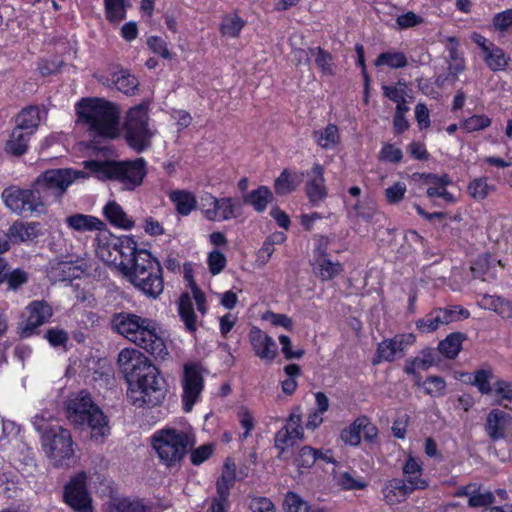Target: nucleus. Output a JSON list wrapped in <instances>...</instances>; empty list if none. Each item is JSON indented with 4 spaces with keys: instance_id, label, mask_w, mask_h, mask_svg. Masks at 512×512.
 Segmentation results:
<instances>
[{
    "instance_id": "obj_33",
    "label": "nucleus",
    "mask_w": 512,
    "mask_h": 512,
    "mask_svg": "<svg viewBox=\"0 0 512 512\" xmlns=\"http://www.w3.org/2000/svg\"><path fill=\"white\" fill-rule=\"evenodd\" d=\"M85 423L91 429V438L95 441L102 440L109 433L108 419L98 406L84 419Z\"/></svg>"
},
{
    "instance_id": "obj_51",
    "label": "nucleus",
    "mask_w": 512,
    "mask_h": 512,
    "mask_svg": "<svg viewBox=\"0 0 512 512\" xmlns=\"http://www.w3.org/2000/svg\"><path fill=\"white\" fill-rule=\"evenodd\" d=\"M446 50L448 52L449 59L453 62L452 67L455 70V73L462 72L465 67V60L459 49V40L455 36L447 38Z\"/></svg>"
},
{
    "instance_id": "obj_63",
    "label": "nucleus",
    "mask_w": 512,
    "mask_h": 512,
    "mask_svg": "<svg viewBox=\"0 0 512 512\" xmlns=\"http://www.w3.org/2000/svg\"><path fill=\"white\" fill-rule=\"evenodd\" d=\"M147 46L154 54L164 59H171L172 57L167 42L160 36H150L147 39Z\"/></svg>"
},
{
    "instance_id": "obj_1",
    "label": "nucleus",
    "mask_w": 512,
    "mask_h": 512,
    "mask_svg": "<svg viewBox=\"0 0 512 512\" xmlns=\"http://www.w3.org/2000/svg\"><path fill=\"white\" fill-rule=\"evenodd\" d=\"M96 254L106 264L114 265L144 295L157 298L164 289L163 269L159 260L139 248L133 236H116L109 231L96 237Z\"/></svg>"
},
{
    "instance_id": "obj_12",
    "label": "nucleus",
    "mask_w": 512,
    "mask_h": 512,
    "mask_svg": "<svg viewBox=\"0 0 512 512\" xmlns=\"http://www.w3.org/2000/svg\"><path fill=\"white\" fill-rule=\"evenodd\" d=\"M202 206L204 218L212 222L229 221L242 214V203L234 197L217 198L208 193L202 198Z\"/></svg>"
},
{
    "instance_id": "obj_30",
    "label": "nucleus",
    "mask_w": 512,
    "mask_h": 512,
    "mask_svg": "<svg viewBox=\"0 0 512 512\" xmlns=\"http://www.w3.org/2000/svg\"><path fill=\"white\" fill-rule=\"evenodd\" d=\"M303 176V172L283 169L280 175L274 181L275 193L279 196L292 193L301 183Z\"/></svg>"
},
{
    "instance_id": "obj_61",
    "label": "nucleus",
    "mask_w": 512,
    "mask_h": 512,
    "mask_svg": "<svg viewBox=\"0 0 512 512\" xmlns=\"http://www.w3.org/2000/svg\"><path fill=\"white\" fill-rule=\"evenodd\" d=\"M44 338L52 347H66L69 335L64 329L52 327L46 331Z\"/></svg>"
},
{
    "instance_id": "obj_4",
    "label": "nucleus",
    "mask_w": 512,
    "mask_h": 512,
    "mask_svg": "<svg viewBox=\"0 0 512 512\" xmlns=\"http://www.w3.org/2000/svg\"><path fill=\"white\" fill-rule=\"evenodd\" d=\"M78 121L99 137L114 138L119 123L117 105L104 98L85 97L75 105Z\"/></svg>"
},
{
    "instance_id": "obj_14",
    "label": "nucleus",
    "mask_w": 512,
    "mask_h": 512,
    "mask_svg": "<svg viewBox=\"0 0 512 512\" xmlns=\"http://www.w3.org/2000/svg\"><path fill=\"white\" fill-rule=\"evenodd\" d=\"M63 498L65 503L76 512H93L85 472H79L64 486Z\"/></svg>"
},
{
    "instance_id": "obj_23",
    "label": "nucleus",
    "mask_w": 512,
    "mask_h": 512,
    "mask_svg": "<svg viewBox=\"0 0 512 512\" xmlns=\"http://www.w3.org/2000/svg\"><path fill=\"white\" fill-rule=\"evenodd\" d=\"M413 492L406 486L402 478H392L385 482L382 488L383 499L388 505L404 502Z\"/></svg>"
},
{
    "instance_id": "obj_10",
    "label": "nucleus",
    "mask_w": 512,
    "mask_h": 512,
    "mask_svg": "<svg viewBox=\"0 0 512 512\" xmlns=\"http://www.w3.org/2000/svg\"><path fill=\"white\" fill-rule=\"evenodd\" d=\"M42 449L55 467H69L74 458L71 432L58 425L47 426L41 434Z\"/></svg>"
},
{
    "instance_id": "obj_47",
    "label": "nucleus",
    "mask_w": 512,
    "mask_h": 512,
    "mask_svg": "<svg viewBox=\"0 0 512 512\" xmlns=\"http://www.w3.org/2000/svg\"><path fill=\"white\" fill-rule=\"evenodd\" d=\"M447 383L438 375H429L423 381V390L426 395L432 398H439L446 394Z\"/></svg>"
},
{
    "instance_id": "obj_31",
    "label": "nucleus",
    "mask_w": 512,
    "mask_h": 512,
    "mask_svg": "<svg viewBox=\"0 0 512 512\" xmlns=\"http://www.w3.org/2000/svg\"><path fill=\"white\" fill-rule=\"evenodd\" d=\"M467 335L462 332H452L438 343L437 350L446 359H455L462 350Z\"/></svg>"
},
{
    "instance_id": "obj_27",
    "label": "nucleus",
    "mask_w": 512,
    "mask_h": 512,
    "mask_svg": "<svg viewBox=\"0 0 512 512\" xmlns=\"http://www.w3.org/2000/svg\"><path fill=\"white\" fill-rule=\"evenodd\" d=\"M65 222L68 228L78 232L101 231L105 226L99 218L81 213L68 216Z\"/></svg>"
},
{
    "instance_id": "obj_56",
    "label": "nucleus",
    "mask_w": 512,
    "mask_h": 512,
    "mask_svg": "<svg viewBox=\"0 0 512 512\" xmlns=\"http://www.w3.org/2000/svg\"><path fill=\"white\" fill-rule=\"evenodd\" d=\"M237 418L240 426L244 429V431L239 434V440L244 441L250 436L251 432L255 428V418L252 413L245 407H241L237 411Z\"/></svg>"
},
{
    "instance_id": "obj_24",
    "label": "nucleus",
    "mask_w": 512,
    "mask_h": 512,
    "mask_svg": "<svg viewBox=\"0 0 512 512\" xmlns=\"http://www.w3.org/2000/svg\"><path fill=\"white\" fill-rule=\"evenodd\" d=\"M27 281L26 271L21 268L12 269L8 261L0 256V285L6 284L7 290L16 291Z\"/></svg>"
},
{
    "instance_id": "obj_28",
    "label": "nucleus",
    "mask_w": 512,
    "mask_h": 512,
    "mask_svg": "<svg viewBox=\"0 0 512 512\" xmlns=\"http://www.w3.org/2000/svg\"><path fill=\"white\" fill-rule=\"evenodd\" d=\"M274 200L272 191L268 186L260 185L256 189L243 195V202L253 207L257 213H263Z\"/></svg>"
},
{
    "instance_id": "obj_39",
    "label": "nucleus",
    "mask_w": 512,
    "mask_h": 512,
    "mask_svg": "<svg viewBox=\"0 0 512 512\" xmlns=\"http://www.w3.org/2000/svg\"><path fill=\"white\" fill-rule=\"evenodd\" d=\"M178 312L181 320L185 325L186 331L191 334H195L197 331V315L194 311L193 303L188 294L181 296Z\"/></svg>"
},
{
    "instance_id": "obj_22",
    "label": "nucleus",
    "mask_w": 512,
    "mask_h": 512,
    "mask_svg": "<svg viewBox=\"0 0 512 512\" xmlns=\"http://www.w3.org/2000/svg\"><path fill=\"white\" fill-rule=\"evenodd\" d=\"M510 421L511 416L508 413L498 408L492 409L486 417V433L493 441L503 439Z\"/></svg>"
},
{
    "instance_id": "obj_38",
    "label": "nucleus",
    "mask_w": 512,
    "mask_h": 512,
    "mask_svg": "<svg viewBox=\"0 0 512 512\" xmlns=\"http://www.w3.org/2000/svg\"><path fill=\"white\" fill-rule=\"evenodd\" d=\"M481 307L494 311L504 319L512 318V303L503 297L484 295L481 300Z\"/></svg>"
},
{
    "instance_id": "obj_46",
    "label": "nucleus",
    "mask_w": 512,
    "mask_h": 512,
    "mask_svg": "<svg viewBox=\"0 0 512 512\" xmlns=\"http://www.w3.org/2000/svg\"><path fill=\"white\" fill-rule=\"evenodd\" d=\"M105 16L111 22H120L126 18L127 0H104Z\"/></svg>"
},
{
    "instance_id": "obj_16",
    "label": "nucleus",
    "mask_w": 512,
    "mask_h": 512,
    "mask_svg": "<svg viewBox=\"0 0 512 512\" xmlns=\"http://www.w3.org/2000/svg\"><path fill=\"white\" fill-rule=\"evenodd\" d=\"M471 39L480 48L483 61L491 71H504L507 68L510 57L501 47L479 33H473Z\"/></svg>"
},
{
    "instance_id": "obj_19",
    "label": "nucleus",
    "mask_w": 512,
    "mask_h": 512,
    "mask_svg": "<svg viewBox=\"0 0 512 512\" xmlns=\"http://www.w3.org/2000/svg\"><path fill=\"white\" fill-rule=\"evenodd\" d=\"M99 81L109 88H115L127 96L135 95L139 88V80L130 70L120 68L106 76H101Z\"/></svg>"
},
{
    "instance_id": "obj_54",
    "label": "nucleus",
    "mask_w": 512,
    "mask_h": 512,
    "mask_svg": "<svg viewBox=\"0 0 512 512\" xmlns=\"http://www.w3.org/2000/svg\"><path fill=\"white\" fill-rule=\"evenodd\" d=\"M438 313L441 314L444 324L465 320L470 317L469 310L461 305H452L445 308H438Z\"/></svg>"
},
{
    "instance_id": "obj_37",
    "label": "nucleus",
    "mask_w": 512,
    "mask_h": 512,
    "mask_svg": "<svg viewBox=\"0 0 512 512\" xmlns=\"http://www.w3.org/2000/svg\"><path fill=\"white\" fill-rule=\"evenodd\" d=\"M496 191V186L489 184L488 177L480 176L472 179L467 185L468 195L476 202H481Z\"/></svg>"
},
{
    "instance_id": "obj_58",
    "label": "nucleus",
    "mask_w": 512,
    "mask_h": 512,
    "mask_svg": "<svg viewBox=\"0 0 512 512\" xmlns=\"http://www.w3.org/2000/svg\"><path fill=\"white\" fill-rule=\"evenodd\" d=\"M390 339L399 358L403 357L408 348L416 342V336L413 333H399Z\"/></svg>"
},
{
    "instance_id": "obj_15",
    "label": "nucleus",
    "mask_w": 512,
    "mask_h": 512,
    "mask_svg": "<svg viewBox=\"0 0 512 512\" xmlns=\"http://www.w3.org/2000/svg\"><path fill=\"white\" fill-rule=\"evenodd\" d=\"M52 308L44 300H34L25 309V320L19 324L21 338H30L37 333L38 327L48 322L52 317Z\"/></svg>"
},
{
    "instance_id": "obj_53",
    "label": "nucleus",
    "mask_w": 512,
    "mask_h": 512,
    "mask_svg": "<svg viewBox=\"0 0 512 512\" xmlns=\"http://www.w3.org/2000/svg\"><path fill=\"white\" fill-rule=\"evenodd\" d=\"M150 507L141 499L122 497L115 501L114 512H149Z\"/></svg>"
},
{
    "instance_id": "obj_64",
    "label": "nucleus",
    "mask_w": 512,
    "mask_h": 512,
    "mask_svg": "<svg viewBox=\"0 0 512 512\" xmlns=\"http://www.w3.org/2000/svg\"><path fill=\"white\" fill-rule=\"evenodd\" d=\"M492 24L497 31H507L512 26V8L496 13L492 18Z\"/></svg>"
},
{
    "instance_id": "obj_26",
    "label": "nucleus",
    "mask_w": 512,
    "mask_h": 512,
    "mask_svg": "<svg viewBox=\"0 0 512 512\" xmlns=\"http://www.w3.org/2000/svg\"><path fill=\"white\" fill-rule=\"evenodd\" d=\"M32 136L30 133L14 127L4 144V151L6 154L14 157L23 156L29 149V142Z\"/></svg>"
},
{
    "instance_id": "obj_41",
    "label": "nucleus",
    "mask_w": 512,
    "mask_h": 512,
    "mask_svg": "<svg viewBox=\"0 0 512 512\" xmlns=\"http://www.w3.org/2000/svg\"><path fill=\"white\" fill-rule=\"evenodd\" d=\"M310 54L314 57L317 68L323 75H335V64L333 55L322 47L309 48Z\"/></svg>"
},
{
    "instance_id": "obj_35",
    "label": "nucleus",
    "mask_w": 512,
    "mask_h": 512,
    "mask_svg": "<svg viewBox=\"0 0 512 512\" xmlns=\"http://www.w3.org/2000/svg\"><path fill=\"white\" fill-rule=\"evenodd\" d=\"M315 275L322 281H330L344 271V265L339 261H332L329 257L314 260Z\"/></svg>"
},
{
    "instance_id": "obj_59",
    "label": "nucleus",
    "mask_w": 512,
    "mask_h": 512,
    "mask_svg": "<svg viewBox=\"0 0 512 512\" xmlns=\"http://www.w3.org/2000/svg\"><path fill=\"white\" fill-rule=\"evenodd\" d=\"M207 265L212 275H218L227 265L226 256L221 251L214 249L208 254Z\"/></svg>"
},
{
    "instance_id": "obj_48",
    "label": "nucleus",
    "mask_w": 512,
    "mask_h": 512,
    "mask_svg": "<svg viewBox=\"0 0 512 512\" xmlns=\"http://www.w3.org/2000/svg\"><path fill=\"white\" fill-rule=\"evenodd\" d=\"M361 421L356 418L348 426L344 427L340 432L341 441L348 446L357 447L361 443Z\"/></svg>"
},
{
    "instance_id": "obj_55",
    "label": "nucleus",
    "mask_w": 512,
    "mask_h": 512,
    "mask_svg": "<svg viewBox=\"0 0 512 512\" xmlns=\"http://www.w3.org/2000/svg\"><path fill=\"white\" fill-rule=\"evenodd\" d=\"M492 376L491 370L478 369L474 372V378L471 384L477 387L481 394L490 395L494 391V385L492 386L490 383Z\"/></svg>"
},
{
    "instance_id": "obj_29",
    "label": "nucleus",
    "mask_w": 512,
    "mask_h": 512,
    "mask_svg": "<svg viewBox=\"0 0 512 512\" xmlns=\"http://www.w3.org/2000/svg\"><path fill=\"white\" fill-rule=\"evenodd\" d=\"M15 128L34 135L40 124V111L36 105L23 108L15 117Z\"/></svg>"
},
{
    "instance_id": "obj_52",
    "label": "nucleus",
    "mask_w": 512,
    "mask_h": 512,
    "mask_svg": "<svg viewBox=\"0 0 512 512\" xmlns=\"http://www.w3.org/2000/svg\"><path fill=\"white\" fill-rule=\"evenodd\" d=\"M317 449L305 445L297 452L294 462L298 469H311L317 462Z\"/></svg>"
},
{
    "instance_id": "obj_9",
    "label": "nucleus",
    "mask_w": 512,
    "mask_h": 512,
    "mask_svg": "<svg viewBox=\"0 0 512 512\" xmlns=\"http://www.w3.org/2000/svg\"><path fill=\"white\" fill-rule=\"evenodd\" d=\"M81 172L72 168L47 169L34 180L35 187L48 207L53 203L61 202L69 186L79 178Z\"/></svg>"
},
{
    "instance_id": "obj_2",
    "label": "nucleus",
    "mask_w": 512,
    "mask_h": 512,
    "mask_svg": "<svg viewBox=\"0 0 512 512\" xmlns=\"http://www.w3.org/2000/svg\"><path fill=\"white\" fill-rule=\"evenodd\" d=\"M117 363L127 384V398L137 408H155L166 398L167 381L158 367L135 348L120 351Z\"/></svg>"
},
{
    "instance_id": "obj_40",
    "label": "nucleus",
    "mask_w": 512,
    "mask_h": 512,
    "mask_svg": "<svg viewBox=\"0 0 512 512\" xmlns=\"http://www.w3.org/2000/svg\"><path fill=\"white\" fill-rule=\"evenodd\" d=\"M376 67H388L390 69H401L408 65V59L404 52L388 50L381 52L374 61Z\"/></svg>"
},
{
    "instance_id": "obj_44",
    "label": "nucleus",
    "mask_w": 512,
    "mask_h": 512,
    "mask_svg": "<svg viewBox=\"0 0 512 512\" xmlns=\"http://www.w3.org/2000/svg\"><path fill=\"white\" fill-rule=\"evenodd\" d=\"M283 370L287 378L281 381L282 392L286 396H292L298 387L297 378L302 374L301 367L292 363L284 366Z\"/></svg>"
},
{
    "instance_id": "obj_3",
    "label": "nucleus",
    "mask_w": 512,
    "mask_h": 512,
    "mask_svg": "<svg viewBox=\"0 0 512 512\" xmlns=\"http://www.w3.org/2000/svg\"><path fill=\"white\" fill-rule=\"evenodd\" d=\"M110 324L114 332L154 358L164 360L169 355L161 327L156 320L121 311L111 316Z\"/></svg>"
},
{
    "instance_id": "obj_57",
    "label": "nucleus",
    "mask_w": 512,
    "mask_h": 512,
    "mask_svg": "<svg viewBox=\"0 0 512 512\" xmlns=\"http://www.w3.org/2000/svg\"><path fill=\"white\" fill-rule=\"evenodd\" d=\"M283 505L286 512H309L310 507L307 501L292 491L285 495Z\"/></svg>"
},
{
    "instance_id": "obj_5",
    "label": "nucleus",
    "mask_w": 512,
    "mask_h": 512,
    "mask_svg": "<svg viewBox=\"0 0 512 512\" xmlns=\"http://www.w3.org/2000/svg\"><path fill=\"white\" fill-rule=\"evenodd\" d=\"M84 168L100 180L117 181L126 190L141 186L148 173V163L143 157L127 160H86Z\"/></svg>"
},
{
    "instance_id": "obj_43",
    "label": "nucleus",
    "mask_w": 512,
    "mask_h": 512,
    "mask_svg": "<svg viewBox=\"0 0 512 512\" xmlns=\"http://www.w3.org/2000/svg\"><path fill=\"white\" fill-rule=\"evenodd\" d=\"M354 50L357 55L355 64L360 68L363 78V100L365 103H368L370 97L371 77L367 71L365 49L361 43H356Z\"/></svg>"
},
{
    "instance_id": "obj_32",
    "label": "nucleus",
    "mask_w": 512,
    "mask_h": 512,
    "mask_svg": "<svg viewBox=\"0 0 512 512\" xmlns=\"http://www.w3.org/2000/svg\"><path fill=\"white\" fill-rule=\"evenodd\" d=\"M315 143L324 150L335 149L341 142L339 128L336 124L328 123L323 129L312 133Z\"/></svg>"
},
{
    "instance_id": "obj_6",
    "label": "nucleus",
    "mask_w": 512,
    "mask_h": 512,
    "mask_svg": "<svg viewBox=\"0 0 512 512\" xmlns=\"http://www.w3.org/2000/svg\"><path fill=\"white\" fill-rule=\"evenodd\" d=\"M194 445L193 438L175 427H164L151 436V446L167 468L180 464Z\"/></svg>"
},
{
    "instance_id": "obj_11",
    "label": "nucleus",
    "mask_w": 512,
    "mask_h": 512,
    "mask_svg": "<svg viewBox=\"0 0 512 512\" xmlns=\"http://www.w3.org/2000/svg\"><path fill=\"white\" fill-rule=\"evenodd\" d=\"M205 368L199 361H188L183 364L181 374V403L182 409L191 412L196 403L201 400L205 388Z\"/></svg>"
},
{
    "instance_id": "obj_18",
    "label": "nucleus",
    "mask_w": 512,
    "mask_h": 512,
    "mask_svg": "<svg viewBox=\"0 0 512 512\" xmlns=\"http://www.w3.org/2000/svg\"><path fill=\"white\" fill-rule=\"evenodd\" d=\"M402 473L406 486L412 491L426 490L429 485V479L424 477L423 462L419 457L409 453L402 466Z\"/></svg>"
},
{
    "instance_id": "obj_20",
    "label": "nucleus",
    "mask_w": 512,
    "mask_h": 512,
    "mask_svg": "<svg viewBox=\"0 0 512 512\" xmlns=\"http://www.w3.org/2000/svg\"><path fill=\"white\" fill-rule=\"evenodd\" d=\"M248 336L253 352L257 357L268 362H272L276 358L277 346L271 336L257 326L250 329Z\"/></svg>"
},
{
    "instance_id": "obj_62",
    "label": "nucleus",
    "mask_w": 512,
    "mask_h": 512,
    "mask_svg": "<svg viewBox=\"0 0 512 512\" xmlns=\"http://www.w3.org/2000/svg\"><path fill=\"white\" fill-rule=\"evenodd\" d=\"M379 159L394 164L400 163L403 159V152L394 144L385 143L379 152Z\"/></svg>"
},
{
    "instance_id": "obj_8",
    "label": "nucleus",
    "mask_w": 512,
    "mask_h": 512,
    "mask_svg": "<svg viewBox=\"0 0 512 512\" xmlns=\"http://www.w3.org/2000/svg\"><path fill=\"white\" fill-rule=\"evenodd\" d=\"M1 198L5 207L18 216H40L47 211V207L33 181L27 188H22L19 185L5 187L1 193Z\"/></svg>"
},
{
    "instance_id": "obj_21",
    "label": "nucleus",
    "mask_w": 512,
    "mask_h": 512,
    "mask_svg": "<svg viewBox=\"0 0 512 512\" xmlns=\"http://www.w3.org/2000/svg\"><path fill=\"white\" fill-rule=\"evenodd\" d=\"M95 407L97 405L93 402L91 395L87 391L82 390L75 398L68 402V416L72 421L82 425L84 424V419L87 418L88 414Z\"/></svg>"
},
{
    "instance_id": "obj_25",
    "label": "nucleus",
    "mask_w": 512,
    "mask_h": 512,
    "mask_svg": "<svg viewBox=\"0 0 512 512\" xmlns=\"http://www.w3.org/2000/svg\"><path fill=\"white\" fill-rule=\"evenodd\" d=\"M497 265H502L501 260H496L491 254L483 253L471 264V273L474 278H479L483 281L488 278H495V268Z\"/></svg>"
},
{
    "instance_id": "obj_34",
    "label": "nucleus",
    "mask_w": 512,
    "mask_h": 512,
    "mask_svg": "<svg viewBox=\"0 0 512 512\" xmlns=\"http://www.w3.org/2000/svg\"><path fill=\"white\" fill-rule=\"evenodd\" d=\"M169 199L181 216H188L197 208L196 196L187 190H173L169 193Z\"/></svg>"
},
{
    "instance_id": "obj_60",
    "label": "nucleus",
    "mask_w": 512,
    "mask_h": 512,
    "mask_svg": "<svg viewBox=\"0 0 512 512\" xmlns=\"http://www.w3.org/2000/svg\"><path fill=\"white\" fill-rule=\"evenodd\" d=\"M34 230L35 223L15 222L10 227L9 232L15 239L24 242L34 235Z\"/></svg>"
},
{
    "instance_id": "obj_13",
    "label": "nucleus",
    "mask_w": 512,
    "mask_h": 512,
    "mask_svg": "<svg viewBox=\"0 0 512 512\" xmlns=\"http://www.w3.org/2000/svg\"><path fill=\"white\" fill-rule=\"evenodd\" d=\"M236 482V464L233 458L227 457L222 466L221 475L215 483L216 495L211 499L209 512H227L231 503V489Z\"/></svg>"
},
{
    "instance_id": "obj_42",
    "label": "nucleus",
    "mask_w": 512,
    "mask_h": 512,
    "mask_svg": "<svg viewBox=\"0 0 512 512\" xmlns=\"http://www.w3.org/2000/svg\"><path fill=\"white\" fill-rule=\"evenodd\" d=\"M245 25L246 21L238 14L225 15L220 23L219 31L222 36L237 38Z\"/></svg>"
},
{
    "instance_id": "obj_36",
    "label": "nucleus",
    "mask_w": 512,
    "mask_h": 512,
    "mask_svg": "<svg viewBox=\"0 0 512 512\" xmlns=\"http://www.w3.org/2000/svg\"><path fill=\"white\" fill-rule=\"evenodd\" d=\"M103 214L107 221L118 228L131 229L134 222L128 219L121 205L116 201H109L103 208Z\"/></svg>"
},
{
    "instance_id": "obj_45",
    "label": "nucleus",
    "mask_w": 512,
    "mask_h": 512,
    "mask_svg": "<svg viewBox=\"0 0 512 512\" xmlns=\"http://www.w3.org/2000/svg\"><path fill=\"white\" fill-rule=\"evenodd\" d=\"M492 119L485 114H474L460 121V129L465 133L483 131L490 127Z\"/></svg>"
},
{
    "instance_id": "obj_50",
    "label": "nucleus",
    "mask_w": 512,
    "mask_h": 512,
    "mask_svg": "<svg viewBox=\"0 0 512 512\" xmlns=\"http://www.w3.org/2000/svg\"><path fill=\"white\" fill-rule=\"evenodd\" d=\"M443 323L441 314L438 313V308L433 309L427 313L423 318L416 321V328L421 333L435 332Z\"/></svg>"
},
{
    "instance_id": "obj_7",
    "label": "nucleus",
    "mask_w": 512,
    "mask_h": 512,
    "mask_svg": "<svg viewBox=\"0 0 512 512\" xmlns=\"http://www.w3.org/2000/svg\"><path fill=\"white\" fill-rule=\"evenodd\" d=\"M149 101L130 107L122 124V135L127 146L137 154L152 147L155 131L150 127Z\"/></svg>"
},
{
    "instance_id": "obj_49",
    "label": "nucleus",
    "mask_w": 512,
    "mask_h": 512,
    "mask_svg": "<svg viewBox=\"0 0 512 512\" xmlns=\"http://www.w3.org/2000/svg\"><path fill=\"white\" fill-rule=\"evenodd\" d=\"M398 357L395 347L390 338L382 340L377 345L376 353L374 355L373 364H379L381 362H394Z\"/></svg>"
},
{
    "instance_id": "obj_17",
    "label": "nucleus",
    "mask_w": 512,
    "mask_h": 512,
    "mask_svg": "<svg viewBox=\"0 0 512 512\" xmlns=\"http://www.w3.org/2000/svg\"><path fill=\"white\" fill-rule=\"evenodd\" d=\"M324 173V166L315 162L305 174L308 178L305 184V194L313 206L318 205L328 196Z\"/></svg>"
}]
</instances>
